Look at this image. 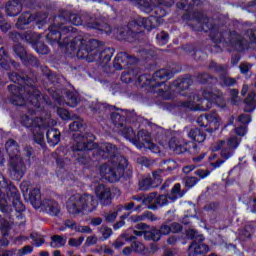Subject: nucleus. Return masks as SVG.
Segmentation results:
<instances>
[{
    "label": "nucleus",
    "mask_w": 256,
    "mask_h": 256,
    "mask_svg": "<svg viewBox=\"0 0 256 256\" xmlns=\"http://www.w3.org/2000/svg\"><path fill=\"white\" fill-rule=\"evenodd\" d=\"M199 183V178L197 177H188L185 180V187H187L188 189H192V187H195V185Z\"/></svg>",
    "instance_id": "nucleus-54"
},
{
    "label": "nucleus",
    "mask_w": 256,
    "mask_h": 256,
    "mask_svg": "<svg viewBox=\"0 0 256 256\" xmlns=\"http://www.w3.org/2000/svg\"><path fill=\"white\" fill-rule=\"evenodd\" d=\"M192 57L195 61H203V59H207V52L203 49L196 48Z\"/></svg>",
    "instance_id": "nucleus-49"
},
{
    "label": "nucleus",
    "mask_w": 256,
    "mask_h": 256,
    "mask_svg": "<svg viewBox=\"0 0 256 256\" xmlns=\"http://www.w3.org/2000/svg\"><path fill=\"white\" fill-rule=\"evenodd\" d=\"M127 243H131V247L133 249V253H138V255L147 256L151 253V251L145 246V244L135 241L137 236L129 235V233H122L120 236Z\"/></svg>",
    "instance_id": "nucleus-17"
},
{
    "label": "nucleus",
    "mask_w": 256,
    "mask_h": 256,
    "mask_svg": "<svg viewBox=\"0 0 256 256\" xmlns=\"http://www.w3.org/2000/svg\"><path fill=\"white\" fill-rule=\"evenodd\" d=\"M156 42L160 47L167 45V43H169V33L165 31L158 33L156 35Z\"/></svg>",
    "instance_id": "nucleus-41"
},
{
    "label": "nucleus",
    "mask_w": 256,
    "mask_h": 256,
    "mask_svg": "<svg viewBox=\"0 0 256 256\" xmlns=\"http://www.w3.org/2000/svg\"><path fill=\"white\" fill-rule=\"evenodd\" d=\"M220 80L222 81V87H235L237 85V79L226 76L225 74L220 75Z\"/></svg>",
    "instance_id": "nucleus-42"
},
{
    "label": "nucleus",
    "mask_w": 256,
    "mask_h": 256,
    "mask_svg": "<svg viewBox=\"0 0 256 256\" xmlns=\"http://www.w3.org/2000/svg\"><path fill=\"white\" fill-rule=\"evenodd\" d=\"M140 191H149V189H155L157 187V184L153 181V178L144 177L138 182Z\"/></svg>",
    "instance_id": "nucleus-34"
},
{
    "label": "nucleus",
    "mask_w": 256,
    "mask_h": 256,
    "mask_svg": "<svg viewBox=\"0 0 256 256\" xmlns=\"http://www.w3.org/2000/svg\"><path fill=\"white\" fill-rule=\"evenodd\" d=\"M174 70H169L162 68L154 72V75L144 73L138 76L137 83L140 87H150V89H157V87H162L165 85L169 79L175 77Z\"/></svg>",
    "instance_id": "nucleus-7"
},
{
    "label": "nucleus",
    "mask_w": 256,
    "mask_h": 256,
    "mask_svg": "<svg viewBox=\"0 0 256 256\" xmlns=\"http://www.w3.org/2000/svg\"><path fill=\"white\" fill-rule=\"evenodd\" d=\"M201 5V0H185V2H177L176 7L181 11H186L189 13L195 9V7H199Z\"/></svg>",
    "instance_id": "nucleus-29"
},
{
    "label": "nucleus",
    "mask_w": 256,
    "mask_h": 256,
    "mask_svg": "<svg viewBox=\"0 0 256 256\" xmlns=\"http://www.w3.org/2000/svg\"><path fill=\"white\" fill-rule=\"evenodd\" d=\"M180 106L184 107V109H189L190 111H205V106L195 107V103L190 100L181 102Z\"/></svg>",
    "instance_id": "nucleus-43"
},
{
    "label": "nucleus",
    "mask_w": 256,
    "mask_h": 256,
    "mask_svg": "<svg viewBox=\"0 0 256 256\" xmlns=\"http://www.w3.org/2000/svg\"><path fill=\"white\" fill-rule=\"evenodd\" d=\"M9 38L14 41V43H19V41H23V33L19 32H9Z\"/></svg>",
    "instance_id": "nucleus-56"
},
{
    "label": "nucleus",
    "mask_w": 256,
    "mask_h": 256,
    "mask_svg": "<svg viewBox=\"0 0 256 256\" xmlns=\"http://www.w3.org/2000/svg\"><path fill=\"white\" fill-rule=\"evenodd\" d=\"M209 69H214L216 73H223V71H225V67H223V65L218 64L215 61L210 62Z\"/></svg>",
    "instance_id": "nucleus-57"
},
{
    "label": "nucleus",
    "mask_w": 256,
    "mask_h": 256,
    "mask_svg": "<svg viewBox=\"0 0 256 256\" xmlns=\"http://www.w3.org/2000/svg\"><path fill=\"white\" fill-rule=\"evenodd\" d=\"M95 193L101 205L104 207H109V205L113 203V193L111 192V188L107 187L105 184L96 186Z\"/></svg>",
    "instance_id": "nucleus-19"
},
{
    "label": "nucleus",
    "mask_w": 256,
    "mask_h": 256,
    "mask_svg": "<svg viewBox=\"0 0 256 256\" xmlns=\"http://www.w3.org/2000/svg\"><path fill=\"white\" fill-rule=\"evenodd\" d=\"M69 129L73 133H77L79 131H83V129H85V125H83V121L76 120L69 124Z\"/></svg>",
    "instance_id": "nucleus-47"
},
{
    "label": "nucleus",
    "mask_w": 256,
    "mask_h": 256,
    "mask_svg": "<svg viewBox=\"0 0 256 256\" xmlns=\"http://www.w3.org/2000/svg\"><path fill=\"white\" fill-rule=\"evenodd\" d=\"M74 155L78 153H85V151H91L92 157L96 161H109V164H102L100 166V175L109 183H117L121 180V177H125V169L129 167V160L125 156L119 154V148L115 144L106 142L97 148V144L93 140L83 139L78 141L71 147Z\"/></svg>",
    "instance_id": "nucleus-2"
},
{
    "label": "nucleus",
    "mask_w": 256,
    "mask_h": 256,
    "mask_svg": "<svg viewBox=\"0 0 256 256\" xmlns=\"http://www.w3.org/2000/svg\"><path fill=\"white\" fill-rule=\"evenodd\" d=\"M87 29H95L100 33H105L106 35H111L113 33V28L109 23L103 22L101 19L90 20L86 23Z\"/></svg>",
    "instance_id": "nucleus-22"
},
{
    "label": "nucleus",
    "mask_w": 256,
    "mask_h": 256,
    "mask_svg": "<svg viewBox=\"0 0 256 256\" xmlns=\"http://www.w3.org/2000/svg\"><path fill=\"white\" fill-rule=\"evenodd\" d=\"M105 109H109V111H121L124 114H121L119 112H112L110 114L111 120L115 125H119L120 127H123V123H127L129 119H131L133 113H135V110H127V109H119L116 106L106 105Z\"/></svg>",
    "instance_id": "nucleus-15"
},
{
    "label": "nucleus",
    "mask_w": 256,
    "mask_h": 256,
    "mask_svg": "<svg viewBox=\"0 0 256 256\" xmlns=\"http://www.w3.org/2000/svg\"><path fill=\"white\" fill-rule=\"evenodd\" d=\"M188 139H191L193 143H203L207 139V134L203 129L198 127L191 128L187 134Z\"/></svg>",
    "instance_id": "nucleus-28"
},
{
    "label": "nucleus",
    "mask_w": 256,
    "mask_h": 256,
    "mask_svg": "<svg viewBox=\"0 0 256 256\" xmlns=\"http://www.w3.org/2000/svg\"><path fill=\"white\" fill-rule=\"evenodd\" d=\"M32 48L39 55H49V52H50L49 46H47L45 42L41 41L40 38L36 40Z\"/></svg>",
    "instance_id": "nucleus-36"
},
{
    "label": "nucleus",
    "mask_w": 256,
    "mask_h": 256,
    "mask_svg": "<svg viewBox=\"0 0 256 256\" xmlns=\"http://www.w3.org/2000/svg\"><path fill=\"white\" fill-rule=\"evenodd\" d=\"M183 51L187 53L188 55H195V51H197V46L195 44H186L182 47Z\"/></svg>",
    "instance_id": "nucleus-53"
},
{
    "label": "nucleus",
    "mask_w": 256,
    "mask_h": 256,
    "mask_svg": "<svg viewBox=\"0 0 256 256\" xmlns=\"http://www.w3.org/2000/svg\"><path fill=\"white\" fill-rule=\"evenodd\" d=\"M209 253V245L203 243V239L200 241H193L188 247V256L205 255Z\"/></svg>",
    "instance_id": "nucleus-23"
},
{
    "label": "nucleus",
    "mask_w": 256,
    "mask_h": 256,
    "mask_svg": "<svg viewBox=\"0 0 256 256\" xmlns=\"http://www.w3.org/2000/svg\"><path fill=\"white\" fill-rule=\"evenodd\" d=\"M137 63H139V58L130 55L127 52H119L116 55L114 58L113 67L116 71H123L124 69V72H122L120 76L122 83H133V78L131 77L133 70H131V67H133V65H137Z\"/></svg>",
    "instance_id": "nucleus-8"
},
{
    "label": "nucleus",
    "mask_w": 256,
    "mask_h": 256,
    "mask_svg": "<svg viewBox=\"0 0 256 256\" xmlns=\"http://www.w3.org/2000/svg\"><path fill=\"white\" fill-rule=\"evenodd\" d=\"M0 233L2 237H9V233H11V225L5 218L0 222Z\"/></svg>",
    "instance_id": "nucleus-44"
},
{
    "label": "nucleus",
    "mask_w": 256,
    "mask_h": 256,
    "mask_svg": "<svg viewBox=\"0 0 256 256\" xmlns=\"http://www.w3.org/2000/svg\"><path fill=\"white\" fill-rule=\"evenodd\" d=\"M158 231L160 233V237H162L163 235H169L171 233V226L167 224H162Z\"/></svg>",
    "instance_id": "nucleus-62"
},
{
    "label": "nucleus",
    "mask_w": 256,
    "mask_h": 256,
    "mask_svg": "<svg viewBox=\"0 0 256 256\" xmlns=\"http://www.w3.org/2000/svg\"><path fill=\"white\" fill-rule=\"evenodd\" d=\"M46 139L50 147H55L61 142V132L57 128H49L46 130Z\"/></svg>",
    "instance_id": "nucleus-27"
},
{
    "label": "nucleus",
    "mask_w": 256,
    "mask_h": 256,
    "mask_svg": "<svg viewBox=\"0 0 256 256\" xmlns=\"http://www.w3.org/2000/svg\"><path fill=\"white\" fill-rule=\"evenodd\" d=\"M75 25H83V18L79 14L72 13L68 10H61L58 15L54 16L53 23L49 26V33L46 35V41L49 45H58L61 49L69 47L70 51H77L78 59H86L88 63H98L102 67H107L111 58L115 54V48H105V44L97 39L85 40L81 37H75L69 42H61V37L67 33H73Z\"/></svg>",
    "instance_id": "nucleus-1"
},
{
    "label": "nucleus",
    "mask_w": 256,
    "mask_h": 256,
    "mask_svg": "<svg viewBox=\"0 0 256 256\" xmlns=\"http://www.w3.org/2000/svg\"><path fill=\"white\" fill-rule=\"evenodd\" d=\"M213 76L209 75L208 73H202L198 76V81L202 85H207L211 83V80H213Z\"/></svg>",
    "instance_id": "nucleus-51"
},
{
    "label": "nucleus",
    "mask_w": 256,
    "mask_h": 256,
    "mask_svg": "<svg viewBox=\"0 0 256 256\" xmlns=\"http://www.w3.org/2000/svg\"><path fill=\"white\" fill-rule=\"evenodd\" d=\"M6 152L9 155L10 177L14 181H21L25 177L27 166L23 158L19 156V144L13 139H9L5 144Z\"/></svg>",
    "instance_id": "nucleus-6"
},
{
    "label": "nucleus",
    "mask_w": 256,
    "mask_h": 256,
    "mask_svg": "<svg viewBox=\"0 0 256 256\" xmlns=\"http://www.w3.org/2000/svg\"><path fill=\"white\" fill-rule=\"evenodd\" d=\"M122 135L125 139H129V141H132L135 146L138 147V149H141L143 147V143L139 142L137 138L135 137V130H133V127H124L122 129Z\"/></svg>",
    "instance_id": "nucleus-31"
},
{
    "label": "nucleus",
    "mask_w": 256,
    "mask_h": 256,
    "mask_svg": "<svg viewBox=\"0 0 256 256\" xmlns=\"http://www.w3.org/2000/svg\"><path fill=\"white\" fill-rule=\"evenodd\" d=\"M173 87L176 91H187L191 85H193V77L191 75H186L185 77L178 78L172 82Z\"/></svg>",
    "instance_id": "nucleus-25"
},
{
    "label": "nucleus",
    "mask_w": 256,
    "mask_h": 256,
    "mask_svg": "<svg viewBox=\"0 0 256 256\" xmlns=\"http://www.w3.org/2000/svg\"><path fill=\"white\" fill-rule=\"evenodd\" d=\"M66 244H67V240L63 238V236L61 235L51 236L50 247H52L53 249H59L61 247H65Z\"/></svg>",
    "instance_id": "nucleus-40"
},
{
    "label": "nucleus",
    "mask_w": 256,
    "mask_h": 256,
    "mask_svg": "<svg viewBox=\"0 0 256 256\" xmlns=\"http://www.w3.org/2000/svg\"><path fill=\"white\" fill-rule=\"evenodd\" d=\"M229 46L232 47L235 51L243 53L246 49H249V41L243 36L237 33V31L230 32Z\"/></svg>",
    "instance_id": "nucleus-18"
},
{
    "label": "nucleus",
    "mask_w": 256,
    "mask_h": 256,
    "mask_svg": "<svg viewBox=\"0 0 256 256\" xmlns=\"http://www.w3.org/2000/svg\"><path fill=\"white\" fill-rule=\"evenodd\" d=\"M253 233H255V226L253 225H245L242 229V235L243 237H246V239H251Z\"/></svg>",
    "instance_id": "nucleus-48"
},
{
    "label": "nucleus",
    "mask_w": 256,
    "mask_h": 256,
    "mask_svg": "<svg viewBox=\"0 0 256 256\" xmlns=\"http://www.w3.org/2000/svg\"><path fill=\"white\" fill-rule=\"evenodd\" d=\"M209 22H187L188 27H190L191 31H195L196 33H209V28L207 24Z\"/></svg>",
    "instance_id": "nucleus-35"
},
{
    "label": "nucleus",
    "mask_w": 256,
    "mask_h": 256,
    "mask_svg": "<svg viewBox=\"0 0 256 256\" xmlns=\"http://www.w3.org/2000/svg\"><path fill=\"white\" fill-rule=\"evenodd\" d=\"M194 99L200 103L201 107H204L205 111H209V109H211V103H213L215 99V93L203 90L202 97L196 96Z\"/></svg>",
    "instance_id": "nucleus-24"
},
{
    "label": "nucleus",
    "mask_w": 256,
    "mask_h": 256,
    "mask_svg": "<svg viewBox=\"0 0 256 256\" xmlns=\"http://www.w3.org/2000/svg\"><path fill=\"white\" fill-rule=\"evenodd\" d=\"M8 78L12 83L8 85V90L11 91L10 102L16 107H25L27 103L33 105L36 109H41L43 105H52L51 98L48 95H43L37 89V77L29 76L25 73L10 72Z\"/></svg>",
    "instance_id": "nucleus-3"
},
{
    "label": "nucleus",
    "mask_w": 256,
    "mask_h": 256,
    "mask_svg": "<svg viewBox=\"0 0 256 256\" xmlns=\"http://www.w3.org/2000/svg\"><path fill=\"white\" fill-rule=\"evenodd\" d=\"M170 228L171 233H181V231H183V225L179 224V222H173Z\"/></svg>",
    "instance_id": "nucleus-63"
},
{
    "label": "nucleus",
    "mask_w": 256,
    "mask_h": 256,
    "mask_svg": "<svg viewBox=\"0 0 256 256\" xmlns=\"http://www.w3.org/2000/svg\"><path fill=\"white\" fill-rule=\"evenodd\" d=\"M66 105L68 107L75 108L79 105V98L77 97V94L71 90L66 91Z\"/></svg>",
    "instance_id": "nucleus-39"
},
{
    "label": "nucleus",
    "mask_w": 256,
    "mask_h": 256,
    "mask_svg": "<svg viewBox=\"0 0 256 256\" xmlns=\"http://www.w3.org/2000/svg\"><path fill=\"white\" fill-rule=\"evenodd\" d=\"M189 141L183 138L172 137L168 143L171 151H174L176 155H183V153H187L189 149L187 145H189Z\"/></svg>",
    "instance_id": "nucleus-20"
},
{
    "label": "nucleus",
    "mask_w": 256,
    "mask_h": 256,
    "mask_svg": "<svg viewBox=\"0 0 256 256\" xmlns=\"http://www.w3.org/2000/svg\"><path fill=\"white\" fill-rule=\"evenodd\" d=\"M172 5H175V0L154 1L152 4V9L150 10L152 13L150 16L154 18L157 25H163V22L165 21L163 18L167 17L169 9H171Z\"/></svg>",
    "instance_id": "nucleus-10"
},
{
    "label": "nucleus",
    "mask_w": 256,
    "mask_h": 256,
    "mask_svg": "<svg viewBox=\"0 0 256 256\" xmlns=\"http://www.w3.org/2000/svg\"><path fill=\"white\" fill-rule=\"evenodd\" d=\"M15 255H17V248L0 251V256H15Z\"/></svg>",
    "instance_id": "nucleus-64"
},
{
    "label": "nucleus",
    "mask_w": 256,
    "mask_h": 256,
    "mask_svg": "<svg viewBox=\"0 0 256 256\" xmlns=\"http://www.w3.org/2000/svg\"><path fill=\"white\" fill-rule=\"evenodd\" d=\"M28 201L34 209H42V211H45L48 215H51V217H57V215L61 213L59 202L53 199H41V189L34 188L30 190Z\"/></svg>",
    "instance_id": "nucleus-9"
},
{
    "label": "nucleus",
    "mask_w": 256,
    "mask_h": 256,
    "mask_svg": "<svg viewBox=\"0 0 256 256\" xmlns=\"http://www.w3.org/2000/svg\"><path fill=\"white\" fill-rule=\"evenodd\" d=\"M76 163L79 165H89V163H91V156H89L86 152L78 153Z\"/></svg>",
    "instance_id": "nucleus-45"
},
{
    "label": "nucleus",
    "mask_w": 256,
    "mask_h": 256,
    "mask_svg": "<svg viewBox=\"0 0 256 256\" xmlns=\"http://www.w3.org/2000/svg\"><path fill=\"white\" fill-rule=\"evenodd\" d=\"M154 197H156V203L157 205H160L161 207H164V205H169V200L167 195H158L156 193H152Z\"/></svg>",
    "instance_id": "nucleus-50"
},
{
    "label": "nucleus",
    "mask_w": 256,
    "mask_h": 256,
    "mask_svg": "<svg viewBox=\"0 0 256 256\" xmlns=\"http://www.w3.org/2000/svg\"><path fill=\"white\" fill-rule=\"evenodd\" d=\"M33 21L36 22L38 29H42L47 23L46 19H40L39 16L32 14L31 11H25L19 16L16 27L17 29H26V26L33 23Z\"/></svg>",
    "instance_id": "nucleus-14"
},
{
    "label": "nucleus",
    "mask_w": 256,
    "mask_h": 256,
    "mask_svg": "<svg viewBox=\"0 0 256 256\" xmlns=\"http://www.w3.org/2000/svg\"><path fill=\"white\" fill-rule=\"evenodd\" d=\"M31 253H33V246L26 245L22 249L17 250L16 256L31 255Z\"/></svg>",
    "instance_id": "nucleus-52"
},
{
    "label": "nucleus",
    "mask_w": 256,
    "mask_h": 256,
    "mask_svg": "<svg viewBox=\"0 0 256 256\" xmlns=\"http://www.w3.org/2000/svg\"><path fill=\"white\" fill-rule=\"evenodd\" d=\"M39 39V35L33 31H25L22 33V41L23 43H29V45H35Z\"/></svg>",
    "instance_id": "nucleus-37"
},
{
    "label": "nucleus",
    "mask_w": 256,
    "mask_h": 256,
    "mask_svg": "<svg viewBox=\"0 0 256 256\" xmlns=\"http://www.w3.org/2000/svg\"><path fill=\"white\" fill-rule=\"evenodd\" d=\"M15 57H18L25 67H39V59L33 54L27 53V49L21 43L13 46Z\"/></svg>",
    "instance_id": "nucleus-13"
},
{
    "label": "nucleus",
    "mask_w": 256,
    "mask_h": 256,
    "mask_svg": "<svg viewBox=\"0 0 256 256\" xmlns=\"http://www.w3.org/2000/svg\"><path fill=\"white\" fill-rule=\"evenodd\" d=\"M221 118L216 112L202 114L197 120L200 127H204L207 133H215L219 129Z\"/></svg>",
    "instance_id": "nucleus-12"
},
{
    "label": "nucleus",
    "mask_w": 256,
    "mask_h": 256,
    "mask_svg": "<svg viewBox=\"0 0 256 256\" xmlns=\"http://www.w3.org/2000/svg\"><path fill=\"white\" fill-rule=\"evenodd\" d=\"M58 115L63 121H69L71 119V114L65 108H58Z\"/></svg>",
    "instance_id": "nucleus-55"
},
{
    "label": "nucleus",
    "mask_w": 256,
    "mask_h": 256,
    "mask_svg": "<svg viewBox=\"0 0 256 256\" xmlns=\"http://www.w3.org/2000/svg\"><path fill=\"white\" fill-rule=\"evenodd\" d=\"M130 25H134V27H136L138 30V35L143 33V29L146 31H153V29H157V27L160 26V24L155 22V18L151 15L148 18H138L132 20Z\"/></svg>",
    "instance_id": "nucleus-16"
},
{
    "label": "nucleus",
    "mask_w": 256,
    "mask_h": 256,
    "mask_svg": "<svg viewBox=\"0 0 256 256\" xmlns=\"http://www.w3.org/2000/svg\"><path fill=\"white\" fill-rule=\"evenodd\" d=\"M229 149H237L239 147V139L237 137H231L227 141Z\"/></svg>",
    "instance_id": "nucleus-61"
},
{
    "label": "nucleus",
    "mask_w": 256,
    "mask_h": 256,
    "mask_svg": "<svg viewBox=\"0 0 256 256\" xmlns=\"http://www.w3.org/2000/svg\"><path fill=\"white\" fill-rule=\"evenodd\" d=\"M161 234L159 233V229L152 228L144 233L145 241H161Z\"/></svg>",
    "instance_id": "nucleus-38"
},
{
    "label": "nucleus",
    "mask_w": 256,
    "mask_h": 256,
    "mask_svg": "<svg viewBox=\"0 0 256 256\" xmlns=\"http://www.w3.org/2000/svg\"><path fill=\"white\" fill-rule=\"evenodd\" d=\"M245 35L248 37L250 43L256 44V29L246 30Z\"/></svg>",
    "instance_id": "nucleus-58"
},
{
    "label": "nucleus",
    "mask_w": 256,
    "mask_h": 256,
    "mask_svg": "<svg viewBox=\"0 0 256 256\" xmlns=\"http://www.w3.org/2000/svg\"><path fill=\"white\" fill-rule=\"evenodd\" d=\"M230 96H231V104L232 105H237V103H239V101L237 99H239V90L238 89H231L230 90Z\"/></svg>",
    "instance_id": "nucleus-60"
},
{
    "label": "nucleus",
    "mask_w": 256,
    "mask_h": 256,
    "mask_svg": "<svg viewBox=\"0 0 256 256\" xmlns=\"http://www.w3.org/2000/svg\"><path fill=\"white\" fill-rule=\"evenodd\" d=\"M22 125L27 128L32 127L31 131L33 133V139L35 143L40 145V147H45V132H46L45 126H42V125L31 126L25 123V121H22Z\"/></svg>",
    "instance_id": "nucleus-21"
},
{
    "label": "nucleus",
    "mask_w": 256,
    "mask_h": 256,
    "mask_svg": "<svg viewBox=\"0 0 256 256\" xmlns=\"http://www.w3.org/2000/svg\"><path fill=\"white\" fill-rule=\"evenodd\" d=\"M206 25H207L208 31H210L211 41H213V43H216V44L223 43V39H225V37L221 32H219V30L215 29V24L208 22Z\"/></svg>",
    "instance_id": "nucleus-32"
},
{
    "label": "nucleus",
    "mask_w": 256,
    "mask_h": 256,
    "mask_svg": "<svg viewBox=\"0 0 256 256\" xmlns=\"http://www.w3.org/2000/svg\"><path fill=\"white\" fill-rule=\"evenodd\" d=\"M99 205V201L95 196L84 193L79 194L76 193L71 195L66 204V209L69 215H81L84 211H88V213H93V211L97 210V206Z\"/></svg>",
    "instance_id": "nucleus-5"
},
{
    "label": "nucleus",
    "mask_w": 256,
    "mask_h": 256,
    "mask_svg": "<svg viewBox=\"0 0 256 256\" xmlns=\"http://www.w3.org/2000/svg\"><path fill=\"white\" fill-rule=\"evenodd\" d=\"M154 1L157 0H136L137 4L139 6L142 7V9H144V11H146V13H151V9L153 7V3Z\"/></svg>",
    "instance_id": "nucleus-46"
},
{
    "label": "nucleus",
    "mask_w": 256,
    "mask_h": 256,
    "mask_svg": "<svg viewBox=\"0 0 256 256\" xmlns=\"http://www.w3.org/2000/svg\"><path fill=\"white\" fill-rule=\"evenodd\" d=\"M23 11V4L19 0H12L6 4L5 13L8 17H17Z\"/></svg>",
    "instance_id": "nucleus-26"
},
{
    "label": "nucleus",
    "mask_w": 256,
    "mask_h": 256,
    "mask_svg": "<svg viewBox=\"0 0 256 256\" xmlns=\"http://www.w3.org/2000/svg\"><path fill=\"white\" fill-rule=\"evenodd\" d=\"M114 34L118 41H127L133 43L139 35V30L135 25H131V21L126 26H120L114 29Z\"/></svg>",
    "instance_id": "nucleus-11"
},
{
    "label": "nucleus",
    "mask_w": 256,
    "mask_h": 256,
    "mask_svg": "<svg viewBox=\"0 0 256 256\" xmlns=\"http://www.w3.org/2000/svg\"><path fill=\"white\" fill-rule=\"evenodd\" d=\"M239 123L242 125H249V123L252 121L251 115L249 114H240L238 117Z\"/></svg>",
    "instance_id": "nucleus-59"
},
{
    "label": "nucleus",
    "mask_w": 256,
    "mask_h": 256,
    "mask_svg": "<svg viewBox=\"0 0 256 256\" xmlns=\"http://www.w3.org/2000/svg\"><path fill=\"white\" fill-rule=\"evenodd\" d=\"M256 94L255 92H251L244 99V113H253L256 109Z\"/></svg>",
    "instance_id": "nucleus-33"
},
{
    "label": "nucleus",
    "mask_w": 256,
    "mask_h": 256,
    "mask_svg": "<svg viewBox=\"0 0 256 256\" xmlns=\"http://www.w3.org/2000/svg\"><path fill=\"white\" fill-rule=\"evenodd\" d=\"M25 210L19 189L13 185L11 180L0 175V211L7 213L10 217L15 215L16 219H25L23 215Z\"/></svg>",
    "instance_id": "nucleus-4"
},
{
    "label": "nucleus",
    "mask_w": 256,
    "mask_h": 256,
    "mask_svg": "<svg viewBox=\"0 0 256 256\" xmlns=\"http://www.w3.org/2000/svg\"><path fill=\"white\" fill-rule=\"evenodd\" d=\"M203 19H205V14L199 11H190L182 15V20L188 22L195 21L196 23H203Z\"/></svg>",
    "instance_id": "nucleus-30"
}]
</instances>
